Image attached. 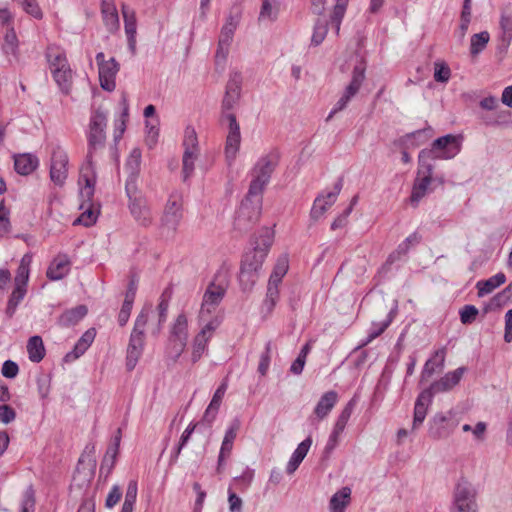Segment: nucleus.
<instances>
[{"label":"nucleus","mask_w":512,"mask_h":512,"mask_svg":"<svg viewBox=\"0 0 512 512\" xmlns=\"http://www.w3.org/2000/svg\"><path fill=\"white\" fill-rule=\"evenodd\" d=\"M228 286L229 280L227 272L218 271L203 294L199 311V319L201 321L208 320V317L220 305L227 292Z\"/></svg>","instance_id":"obj_1"},{"label":"nucleus","mask_w":512,"mask_h":512,"mask_svg":"<svg viewBox=\"0 0 512 512\" xmlns=\"http://www.w3.org/2000/svg\"><path fill=\"white\" fill-rule=\"evenodd\" d=\"M107 125V113L103 110L96 109L93 111L87 132L88 153L87 161L91 164L94 156L105 148Z\"/></svg>","instance_id":"obj_2"},{"label":"nucleus","mask_w":512,"mask_h":512,"mask_svg":"<svg viewBox=\"0 0 512 512\" xmlns=\"http://www.w3.org/2000/svg\"><path fill=\"white\" fill-rule=\"evenodd\" d=\"M149 309L143 308L137 316L133 331L130 335L129 344L126 355V368L133 370L140 359L144 347L145 333L144 329L148 322Z\"/></svg>","instance_id":"obj_3"},{"label":"nucleus","mask_w":512,"mask_h":512,"mask_svg":"<svg viewBox=\"0 0 512 512\" xmlns=\"http://www.w3.org/2000/svg\"><path fill=\"white\" fill-rule=\"evenodd\" d=\"M267 254L261 250H252L245 254L239 274V280L244 290H250L256 283L259 272Z\"/></svg>","instance_id":"obj_4"},{"label":"nucleus","mask_w":512,"mask_h":512,"mask_svg":"<svg viewBox=\"0 0 512 512\" xmlns=\"http://www.w3.org/2000/svg\"><path fill=\"white\" fill-rule=\"evenodd\" d=\"M261 209L262 203L259 199L245 197L236 213L234 228L240 232L247 231L258 221Z\"/></svg>","instance_id":"obj_5"},{"label":"nucleus","mask_w":512,"mask_h":512,"mask_svg":"<svg viewBox=\"0 0 512 512\" xmlns=\"http://www.w3.org/2000/svg\"><path fill=\"white\" fill-rule=\"evenodd\" d=\"M126 193L129 197V210L135 221L141 226H149L153 216L146 198L140 195L136 185H126Z\"/></svg>","instance_id":"obj_6"},{"label":"nucleus","mask_w":512,"mask_h":512,"mask_svg":"<svg viewBox=\"0 0 512 512\" xmlns=\"http://www.w3.org/2000/svg\"><path fill=\"white\" fill-rule=\"evenodd\" d=\"M240 15H230L223 27L218 40V47L215 55V63L217 67H223L229 54V49L233 41L234 32L239 24Z\"/></svg>","instance_id":"obj_7"},{"label":"nucleus","mask_w":512,"mask_h":512,"mask_svg":"<svg viewBox=\"0 0 512 512\" xmlns=\"http://www.w3.org/2000/svg\"><path fill=\"white\" fill-rule=\"evenodd\" d=\"M461 140V136L447 134L434 140L430 149L424 150L436 159H451L459 153Z\"/></svg>","instance_id":"obj_8"},{"label":"nucleus","mask_w":512,"mask_h":512,"mask_svg":"<svg viewBox=\"0 0 512 512\" xmlns=\"http://www.w3.org/2000/svg\"><path fill=\"white\" fill-rule=\"evenodd\" d=\"M221 319L214 316L207 321L200 332L194 337L192 345V362L196 363L204 354L208 341L212 338L216 329L220 326Z\"/></svg>","instance_id":"obj_9"},{"label":"nucleus","mask_w":512,"mask_h":512,"mask_svg":"<svg viewBox=\"0 0 512 512\" xmlns=\"http://www.w3.org/2000/svg\"><path fill=\"white\" fill-rule=\"evenodd\" d=\"M96 62L98 65L99 81L101 87L106 91H113L115 89V78L119 71V65L114 58L105 60L103 52L96 55Z\"/></svg>","instance_id":"obj_10"},{"label":"nucleus","mask_w":512,"mask_h":512,"mask_svg":"<svg viewBox=\"0 0 512 512\" xmlns=\"http://www.w3.org/2000/svg\"><path fill=\"white\" fill-rule=\"evenodd\" d=\"M188 339V320L184 314L178 315L176 318L169 336V345L174 353V358L177 359L186 347Z\"/></svg>","instance_id":"obj_11"},{"label":"nucleus","mask_w":512,"mask_h":512,"mask_svg":"<svg viewBox=\"0 0 512 512\" xmlns=\"http://www.w3.org/2000/svg\"><path fill=\"white\" fill-rule=\"evenodd\" d=\"M222 121L228 123L229 131L226 138L225 156L227 161L231 163L239 151L241 142L240 127L234 113L224 114V120Z\"/></svg>","instance_id":"obj_12"},{"label":"nucleus","mask_w":512,"mask_h":512,"mask_svg":"<svg viewBox=\"0 0 512 512\" xmlns=\"http://www.w3.org/2000/svg\"><path fill=\"white\" fill-rule=\"evenodd\" d=\"M68 155L59 146L54 148L51 157L50 178L56 185H63L68 176Z\"/></svg>","instance_id":"obj_13"},{"label":"nucleus","mask_w":512,"mask_h":512,"mask_svg":"<svg viewBox=\"0 0 512 512\" xmlns=\"http://www.w3.org/2000/svg\"><path fill=\"white\" fill-rule=\"evenodd\" d=\"M476 492L471 485L459 483L455 490V504L459 512H477Z\"/></svg>","instance_id":"obj_14"},{"label":"nucleus","mask_w":512,"mask_h":512,"mask_svg":"<svg viewBox=\"0 0 512 512\" xmlns=\"http://www.w3.org/2000/svg\"><path fill=\"white\" fill-rule=\"evenodd\" d=\"M240 82V76L238 74L231 76L230 80L228 81L225 96L222 101L221 120H224V114L232 113L231 110L238 102L240 98Z\"/></svg>","instance_id":"obj_15"},{"label":"nucleus","mask_w":512,"mask_h":512,"mask_svg":"<svg viewBox=\"0 0 512 512\" xmlns=\"http://www.w3.org/2000/svg\"><path fill=\"white\" fill-rule=\"evenodd\" d=\"M183 199L179 192H173L164 208L163 220L166 224L177 225L182 217Z\"/></svg>","instance_id":"obj_16"},{"label":"nucleus","mask_w":512,"mask_h":512,"mask_svg":"<svg viewBox=\"0 0 512 512\" xmlns=\"http://www.w3.org/2000/svg\"><path fill=\"white\" fill-rule=\"evenodd\" d=\"M433 395L434 394L429 389H426L419 394L414 407V417L412 424L413 430L419 428L425 420L428 407L432 402Z\"/></svg>","instance_id":"obj_17"},{"label":"nucleus","mask_w":512,"mask_h":512,"mask_svg":"<svg viewBox=\"0 0 512 512\" xmlns=\"http://www.w3.org/2000/svg\"><path fill=\"white\" fill-rule=\"evenodd\" d=\"M339 400V395L336 391L330 390L325 392L317 402L314 410L313 415L317 419V421L324 420L329 413L332 411V409L335 407Z\"/></svg>","instance_id":"obj_18"},{"label":"nucleus","mask_w":512,"mask_h":512,"mask_svg":"<svg viewBox=\"0 0 512 512\" xmlns=\"http://www.w3.org/2000/svg\"><path fill=\"white\" fill-rule=\"evenodd\" d=\"M464 372V367L448 372L439 381L432 383L428 389L431 390L433 394L448 391L460 382Z\"/></svg>","instance_id":"obj_19"},{"label":"nucleus","mask_w":512,"mask_h":512,"mask_svg":"<svg viewBox=\"0 0 512 512\" xmlns=\"http://www.w3.org/2000/svg\"><path fill=\"white\" fill-rule=\"evenodd\" d=\"M342 189V180H338L334 185L333 191L326 196L317 197L312 208V215L316 218L322 216L325 211L331 207Z\"/></svg>","instance_id":"obj_20"},{"label":"nucleus","mask_w":512,"mask_h":512,"mask_svg":"<svg viewBox=\"0 0 512 512\" xmlns=\"http://www.w3.org/2000/svg\"><path fill=\"white\" fill-rule=\"evenodd\" d=\"M455 426L456 424L450 418L443 414H437L432 420L429 432L435 439L446 438L451 434Z\"/></svg>","instance_id":"obj_21"},{"label":"nucleus","mask_w":512,"mask_h":512,"mask_svg":"<svg viewBox=\"0 0 512 512\" xmlns=\"http://www.w3.org/2000/svg\"><path fill=\"white\" fill-rule=\"evenodd\" d=\"M70 266V260L66 255H58L50 263L46 276L52 281L61 280L69 273Z\"/></svg>","instance_id":"obj_22"},{"label":"nucleus","mask_w":512,"mask_h":512,"mask_svg":"<svg viewBox=\"0 0 512 512\" xmlns=\"http://www.w3.org/2000/svg\"><path fill=\"white\" fill-rule=\"evenodd\" d=\"M499 27L501 30L500 46L506 50L512 41V9L506 7L501 10Z\"/></svg>","instance_id":"obj_23"},{"label":"nucleus","mask_w":512,"mask_h":512,"mask_svg":"<svg viewBox=\"0 0 512 512\" xmlns=\"http://www.w3.org/2000/svg\"><path fill=\"white\" fill-rule=\"evenodd\" d=\"M140 164L141 151L139 148H133L125 164V170L128 173L126 185H129L130 187H132V185H136V179L140 171Z\"/></svg>","instance_id":"obj_24"},{"label":"nucleus","mask_w":512,"mask_h":512,"mask_svg":"<svg viewBox=\"0 0 512 512\" xmlns=\"http://www.w3.org/2000/svg\"><path fill=\"white\" fill-rule=\"evenodd\" d=\"M36 156L26 153L14 157V167L18 174L29 175L38 167Z\"/></svg>","instance_id":"obj_25"},{"label":"nucleus","mask_w":512,"mask_h":512,"mask_svg":"<svg viewBox=\"0 0 512 512\" xmlns=\"http://www.w3.org/2000/svg\"><path fill=\"white\" fill-rule=\"evenodd\" d=\"M238 427V424L232 425L225 433L218 457V470H220L224 464L225 459L228 458L231 454Z\"/></svg>","instance_id":"obj_26"},{"label":"nucleus","mask_w":512,"mask_h":512,"mask_svg":"<svg viewBox=\"0 0 512 512\" xmlns=\"http://www.w3.org/2000/svg\"><path fill=\"white\" fill-rule=\"evenodd\" d=\"M102 15L104 24L111 32L119 28V17L112 0H102Z\"/></svg>","instance_id":"obj_27"},{"label":"nucleus","mask_w":512,"mask_h":512,"mask_svg":"<svg viewBox=\"0 0 512 512\" xmlns=\"http://www.w3.org/2000/svg\"><path fill=\"white\" fill-rule=\"evenodd\" d=\"M312 444V439L310 437L303 440L294 453L292 454L288 464H287V472L289 474H292L296 471L300 463L303 461V459L306 457L310 447Z\"/></svg>","instance_id":"obj_28"},{"label":"nucleus","mask_w":512,"mask_h":512,"mask_svg":"<svg viewBox=\"0 0 512 512\" xmlns=\"http://www.w3.org/2000/svg\"><path fill=\"white\" fill-rule=\"evenodd\" d=\"M87 307L85 305H79L75 308L66 310L59 317V324L63 327H70L76 325L80 320H82L87 314Z\"/></svg>","instance_id":"obj_29"},{"label":"nucleus","mask_w":512,"mask_h":512,"mask_svg":"<svg viewBox=\"0 0 512 512\" xmlns=\"http://www.w3.org/2000/svg\"><path fill=\"white\" fill-rule=\"evenodd\" d=\"M135 295L136 285L133 282H131L127 289L123 305L118 315V323L120 326H124L129 320L133 302L135 300Z\"/></svg>","instance_id":"obj_30"},{"label":"nucleus","mask_w":512,"mask_h":512,"mask_svg":"<svg viewBox=\"0 0 512 512\" xmlns=\"http://www.w3.org/2000/svg\"><path fill=\"white\" fill-rule=\"evenodd\" d=\"M351 500V489L343 487L336 492L330 499L329 508L331 512H345V508Z\"/></svg>","instance_id":"obj_31"},{"label":"nucleus","mask_w":512,"mask_h":512,"mask_svg":"<svg viewBox=\"0 0 512 512\" xmlns=\"http://www.w3.org/2000/svg\"><path fill=\"white\" fill-rule=\"evenodd\" d=\"M123 17L125 22V33L128 38V45L132 52L136 48V19L132 12L127 7L123 6Z\"/></svg>","instance_id":"obj_32"},{"label":"nucleus","mask_w":512,"mask_h":512,"mask_svg":"<svg viewBox=\"0 0 512 512\" xmlns=\"http://www.w3.org/2000/svg\"><path fill=\"white\" fill-rule=\"evenodd\" d=\"M506 276L504 273H497L485 281H479L477 283L478 296L482 297L488 293H491L494 289L504 284Z\"/></svg>","instance_id":"obj_33"},{"label":"nucleus","mask_w":512,"mask_h":512,"mask_svg":"<svg viewBox=\"0 0 512 512\" xmlns=\"http://www.w3.org/2000/svg\"><path fill=\"white\" fill-rule=\"evenodd\" d=\"M436 160L430 152L425 151L424 149L419 153L418 157V171L417 175L420 177H427V179L432 180L433 168L434 165L432 161Z\"/></svg>","instance_id":"obj_34"},{"label":"nucleus","mask_w":512,"mask_h":512,"mask_svg":"<svg viewBox=\"0 0 512 512\" xmlns=\"http://www.w3.org/2000/svg\"><path fill=\"white\" fill-rule=\"evenodd\" d=\"M27 352L32 362H40L45 356V348L40 336H32L27 343Z\"/></svg>","instance_id":"obj_35"},{"label":"nucleus","mask_w":512,"mask_h":512,"mask_svg":"<svg viewBox=\"0 0 512 512\" xmlns=\"http://www.w3.org/2000/svg\"><path fill=\"white\" fill-rule=\"evenodd\" d=\"M277 161L272 156L262 157L256 164L253 174L262 177L264 180L269 181L270 176L276 167Z\"/></svg>","instance_id":"obj_36"},{"label":"nucleus","mask_w":512,"mask_h":512,"mask_svg":"<svg viewBox=\"0 0 512 512\" xmlns=\"http://www.w3.org/2000/svg\"><path fill=\"white\" fill-rule=\"evenodd\" d=\"M89 164V173H84L81 177V179L85 182V185L81 188V197L84 198L86 201H91L93 195H94V189L96 184V175L94 172L93 162Z\"/></svg>","instance_id":"obj_37"},{"label":"nucleus","mask_w":512,"mask_h":512,"mask_svg":"<svg viewBox=\"0 0 512 512\" xmlns=\"http://www.w3.org/2000/svg\"><path fill=\"white\" fill-rule=\"evenodd\" d=\"M32 263V255L30 253L25 254L21 260L19 267L17 269V273L15 276V285H25L27 286L29 280L30 273V265Z\"/></svg>","instance_id":"obj_38"},{"label":"nucleus","mask_w":512,"mask_h":512,"mask_svg":"<svg viewBox=\"0 0 512 512\" xmlns=\"http://www.w3.org/2000/svg\"><path fill=\"white\" fill-rule=\"evenodd\" d=\"M431 182L432 180L427 179V177L424 178L417 175L410 196V201L412 204L417 205L418 202L425 196L428 186L431 184Z\"/></svg>","instance_id":"obj_39"},{"label":"nucleus","mask_w":512,"mask_h":512,"mask_svg":"<svg viewBox=\"0 0 512 512\" xmlns=\"http://www.w3.org/2000/svg\"><path fill=\"white\" fill-rule=\"evenodd\" d=\"M47 58L50 64L51 73L70 67L65 54L56 49L49 48L47 52Z\"/></svg>","instance_id":"obj_40"},{"label":"nucleus","mask_w":512,"mask_h":512,"mask_svg":"<svg viewBox=\"0 0 512 512\" xmlns=\"http://www.w3.org/2000/svg\"><path fill=\"white\" fill-rule=\"evenodd\" d=\"M365 79V66L360 63L356 65L352 72V79L346 87L348 94L356 95Z\"/></svg>","instance_id":"obj_41"},{"label":"nucleus","mask_w":512,"mask_h":512,"mask_svg":"<svg viewBox=\"0 0 512 512\" xmlns=\"http://www.w3.org/2000/svg\"><path fill=\"white\" fill-rule=\"evenodd\" d=\"M288 268L289 260L287 255L280 256L274 266L269 282L278 285L282 281V278L286 275Z\"/></svg>","instance_id":"obj_42"},{"label":"nucleus","mask_w":512,"mask_h":512,"mask_svg":"<svg viewBox=\"0 0 512 512\" xmlns=\"http://www.w3.org/2000/svg\"><path fill=\"white\" fill-rule=\"evenodd\" d=\"M274 240V233L269 228H264L261 230L260 234L255 240L254 243V250H261V252H264L268 254V251L270 247L272 246Z\"/></svg>","instance_id":"obj_43"},{"label":"nucleus","mask_w":512,"mask_h":512,"mask_svg":"<svg viewBox=\"0 0 512 512\" xmlns=\"http://www.w3.org/2000/svg\"><path fill=\"white\" fill-rule=\"evenodd\" d=\"M490 40V35L487 31H482L472 35L470 40V53L472 56L478 55L482 52Z\"/></svg>","instance_id":"obj_44"},{"label":"nucleus","mask_w":512,"mask_h":512,"mask_svg":"<svg viewBox=\"0 0 512 512\" xmlns=\"http://www.w3.org/2000/svg\"><path fill=\"white\" fill-rule=\"evenodd\" d=\"M199 156V151H184L182 158L183 179L186 181L194 172L195 162Z\"/></svg>","instance_id":"obj_45"},{"label":"nucleus","mask_w":512,"mask_h":512,"mask_svg":"<svg viewBox=\"0 0 512 512\" xmlns=\"http://www.w3.org/2000/svg\"><path fill=\"white\" fill-rule=\"evenodd\" d=\"M138 493V486L135 480H131L128 483L124 503L122 505L121 512H133L134 505L136 503Z\"/></svg>","instance_id":"obj_46"},{"label":"nucleus","mask_w":512,"mask_h":512,"mask_svg":"<svg viewBox=\"0 0 512 512\" xmlns=\"http://www.w3.org/2000/svg\"><path fill=\"white\" fill-rule=\"evenodd\" d=\"M349 0H336V4L331 14V22L335 27L336 35L339 34L342 19L345 15Z\"/></svg>","instance_id":"obj_47"},{"label":"nucleus","mask_w":512,"mask_h":512,"mask_svg":"<svg viewBox=\"0 0 512 512\" xmlns=\"http://www.w3.org/2000/svg\"><path fill=\"white\" fill-rule=\"evenodd\" d=\"M268 182L269 181L264 180L262 177L253 174V179L250 183L246 198L259 199V201L262 202V193Z\"/></svg>","instance_id":"obj_48"},{"label":"nucleus","mask_w":512,"mask_h":512,"mask_svg":"<svg viewBox=\"0 0 512 512\" xmlns=\"http://www.w3.org/2000/svg\"><path fill=\"white\" fill-rule=\"evenodd\" d=\"M52 75L62 91L68 92L72 83V71L69 68L52 72Z\"/></svg>","instance_id":"obj_49"},{"label":"nucleus","mask_w":512,"mask_h":512,"mask_svg":"<svg viewBox=\"0 0 512 512\" xmlns=\"http://www.w3.org/2000/svg\"><path fill=\"white\" fill-rule=\"evenodd\" d=\"M26 294V286L25 285H15V288L10 296V299L8 301L7 305V314L9 316H12L13 313L16 310V307L21 302V300L24 298Z\"/></svg>","instance_id":"obj_50"},{"label":"nucleus","mask_w":512,"mask_h":512,"mask_svg":"<svg viewBox=\"0 0 512 512\" xmlns=\"http://www.w3.org/2000/svg\"><path fill=\"white\" fill-rule=\"evenodd\" d=\"M328 31V22L325 18H320L317 20L314 26V31L312 35V43L315 45H319L323 42L326 37Z\"/></svg>","instance_id":"obj_51"},{"label":"nucleus","mask_w":512,"mask_h":512,"mask_svg":"<svg viewBox=\"0 0 512 512\" xmlns=\"http://www.w3.org/2000/svg\"><path fill=\"white\" fill-rule=\"evenodd\" d=\"M356 405V402L354 399H351L347 404L346 406L343 408V410L341 411V413L339 414L336 422H335V425L336 427H338V430H344L350 417H351V414L354 410V407Z\"/></svg>","instance_id":"obj_52"},{"label":"nucleus","mask_w":512,"mask_h":512,"mask_svg":"<svg viewBox=\"0 0 512 512\" xmlns=\"http://www.w3.org/2000/svg\"><path fill=\"white\" fill-rule=\"evenodd\" d=\"M183 146L184 151H199L197 134L194 128L187 127L185 129Z\"/></svg>","instance_id":"obj_53"},{"label":"nucleus","mask_w":512,"mask_h":512,"mask_svg":"<svg viewBox=\"0 0 512 512\" xmlns=\"http://www.w3.org/2000/svg\"><path fill=\"white\" fill-rule=\"evenodd\" d=\"M451 77V70L444 62L434 63V79L437 82L445 83Z\"/></svg>","instance_id":"obj_54"},{"label":"nucleus","mask_w":512,"mask_h":512,"mask_svg":"<svg viewBox=\"0 0 512 512\" xmlns=\"http://www.w3.org/2000/svg\"><path fill=\"white\" fill-rule=\"evenodd\" d=\"M277 286L278 285L272 284L270 282L268 283L267 295L264 302V305L267 307L268 312H271L273 310L278 301L279 293Z\"/></svg>","instance_id":"obj_55"},{"label":"nucleus","mask_w":512,"mask_h":512,"mask_svg":"<svg viewBox=\"0 0 512 512\" xmlns=\"http://www.w3.org/2000/svg\"><path fill=\"white\" fill-rule=\"evenodd\" d=\"M478 309L473 305H465L460 310V320L464 325L471 324L476 320L478 315Z\"/></svg>","instance_id":"obj_56"},{"label":"nucleus","mask_w":512,"mask_h":512,"mask_svg":"<svg viewBox=\"0 0 512 512\" xmlns=\"http://www.w3.org/2000/svg\"><path fill=\"white\" fill-rule=\"evenodd\" d=\"M18 47V39L14 29H9L4 37V50L6 53L15 54Z\"/></svg>","instance_id":"obj_57"},{"label":"nucleus","mask_w":512,"mask_h":512,"mask_svg":"<svg viewBox=\"0 0 512 512\" xmlns=\"http://www.w3.org/2000/svg\"><path fill=\"white\" fill-rule=\"evenodd\" d=\"M23 10L36 19H42L43 13L37 0H23L21 2Z\"/></svg>","instance_id":"obj_58"},{"label":"nucleus","mask_w":512,"mask_h":512,"mask_svg":"<svg viewBox=\"0 0 512 512\" xmlns=\"http://www.w3.org/2000/svg\"><path fill=\"white\" fill-rule=\"evenodd\" d=\"M357 200H358V197L357 196H354L351 200V203L349 205V207L347 209H345V211L343 212V214H341L339 217H337L333 223L331 224V229L332 230H336L338 228H342L346 225L347 223V218L349 216V214L351 213L354 205L357 203Z\"/></svg>","instance_id":"obj_59"},{"label":"nucleus","mask_w":512,"mask_h":512,"mask_svg":"<svg viewBox=\"0 0 512 512\" xmlns=\"http://www.w3.org/2000/svg\"><path fill=\"white\" fill-rule=\"evenodd\" d=\"M35 507V494L33 489L28 488L23 495L21 503V512H34Z\"/></svg>","instance_id":"obj_60"},{"label":"nucleus","mask_w":512,"mask_h":512,"mask_svg":"<svg viewBox=\"0 0 512 512\" xmlns=\"http://www.w3.org/2000/svg\"><path fill=\"white\" fill-rule=\"evenodd\" d=\"M10 230L9 210L5 208L3 201L0 204V236Z\"/></svg>","instance_id":"obj_61"},{"label":"nucleus","mask_w":512,"mask_h":512,"mask_svg":"<svg viewBox=\"0 0 512 512\" xmlns=\"http://www.w3.org/2000/svg\"><path fill=\"white\" fill-rule=\"evenodd\" d=\"M122 492L118 485H114L107 495L105 506L107 508H113L121 499Z\"/></svg>","instance_id":"obj_62"},{"label":"nucleus","mask_w":512,"mask_h":512,"mask_svg":"<svg viewBox=\"0 0 512 512\" xmlns=\"http://www.w3.org/2000/svg\"><path fill=\"white\" fill-rule=\"evenodd\" d=\"M97 214L90 208L86 209L74 222L84 226H91L96 222Z\"/></svg>","instance_id":"obj_63"},{"label":"nucleus","mask_w":512,"mask_h":512,"mask_svg":"<svg viewBox=\"0 0 512 512\" xmlns=\"http://www.w3.org/2000/svg\"><path fill=\"white\" fill-rule=\"evenodd\" d=\"M228 503L230 512H241L243 507L242 499L234 492L229 490Z\"/></svg>","instance_id":"obj_64"}]
</instances>
